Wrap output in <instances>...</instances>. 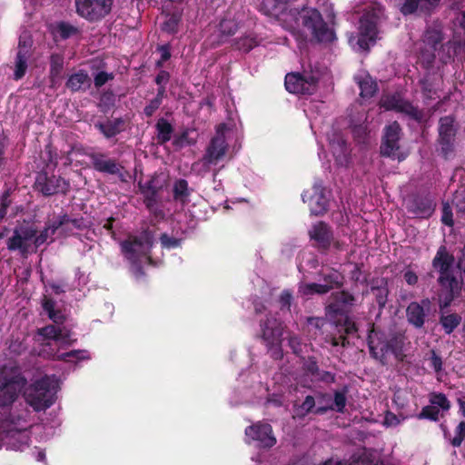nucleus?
I'll list each match as a JSON object with an SVG mask.
<instances>
[{
  "label": "nucleus",
  "mask_w": 465,
  "mask_h": 465,
  "mask_svg": "<svg viewBox=\"0 0 465 465\" xmlns=\"http://www.w3.org/2000/svg\"><path fill=\"white\" fill-rule=\"evenodd\" d=\"M406 337L401 332H393L388 339L382 331H378L372 325L368 334V347L372 358L382 365L387 364V354L391 353L396 360L403 361L405 357L403 348Z\"/></svg>",
  "instance_id": "f257e3e1"
},
{
  "label": "nucleus",
  "mask_w": 465,
  "mask_h": 465,
  "mask_svg": "<svg viewBox=\"0 0 465 465\" xmlns=\"http://www.w3.org/2000/svg\"><path fill=\"white\" fill-rule=\"evenodd\" d=\"M294 19L299 25L289 29L297 30L311 40L329 42L334 37L332 30L329 28L321 13L315 8L306 7L299 12L296 11Z\"/></svg>",
  "instance_id": "f03ea898"
},
{
  "label": "nucleus",
  "mask_w": 465,
  "mask_h": 465,
  "mask_svg": "<svg viewBox=\"0 0 465 465\" xmlns=\"http://www.w3.org/2000/svg\"><path fill=\"white\" fill-rule=\"evenodd\" d=\"M26 384L27 380L21 373H8L5 369L0 370V414L3 416L1 418L2 422L15 424L10 411Z\"/></svg>",
  "instance_id": "7ed1b4c3"
},
{
  "label": "nucleus",
  "mask_w": 465,
  "mask_h": 465,
  "mask_svg": "<svg viewBox=\"0 0 465 465\" xmlns=\"http://www.w3.org/2000/svg\"><path fill=\"white\" fill-rule=\"evenodd\" d=\"M381 15V7H372L361 15L359 32L349 36V44L354 50L366 52L376 43L379 34L378 23Z\"/></svg>",
  "instance_id": "20e7f679"
},
{
  "label": "nucleus",
  "mask_w": 465,
  "mask_h": 465,
  "mask_svg": "<svg viewBox=\"0 0 465 465\" xmlns=\"http://www.w3.org/2000/svg\"><path fill=\"white\" fill-rule=\"evenodd\" d=\"M123 256L128 262L129 272L137 280L145 274V231L139 234L128 233L126 238L120 242Z\"/></svg>",
  "instance_id": "39448f33"
},
{
  "label": "nucleus",
  "mask_w": 465,
  "mask_h": 465,
  "mask_svg": "<svg viewBox=\"0 0 465 465\" xmlns=\"http://www.w3.org/2000/svg\"><path fill=\"white\" fill-rule=\"evenodd\" d=\"M50 382L47 378L35 381L24 392L25 401L35 411H45L53 404L50 395Z\"/></svg>",
  "instance_id": "423d86ee"
},
{
  "label": "nucleus",
  "mask_w": 465,
  "mask_h": 465,
  "mask_svg": "<svg viewBox=\"0 0 465 465\" xmlns=\"http://www.w3.org/2000/svg\"><path fill=\"white\" fill-rule=\"evenodd\" d=\"M437 282L440 286L439 309L447 310L452 302L461 295L462 279H458L454 273L447 276H439Z\"/></svg>",
  "instance_id": "0eeeda50"
},
{
  "label": "nucleus",
  "mask_w": 465,
  "mask_h": 465,
  "mask_svg": "<svg viewBox=\"0 0 465 465\" xmlns=\"http://www.w3.org/2000/svg\"><path fill=\"white\" fill-rule=\"evenodd\" d=\"M318 79V74H288L285 76V87L292 94H312L316 90Z\"/></svg>",
  "instance_id": "6e6552de"
},
{
  "label": "nucleus",
  "mask_w": 465,
  "mask_h": 465,
  "mask_svg": "<svg viewBox=\"0 0 465 465\" xmlns=\"http://www.w3.org/2000/svg\"><path fill=\"white\" fill-rule=\"evenodd\" d=\"M304 203H308L312 215H323L329 207V197L327 189L322 184L315 183L311 190L302 194Z\"/></svg>",
  "instance_id": "1a4fd4ad"
},
{
  "label": "nucleus",
  "mask_w": 465,
  "mask_h": 465,
  "mask_svg": "<svg viewBox=\"0 0 465 465\" xmlns=\"http://www.w3.org/2000/svg\"><path fill=\"white\" fill-rule=\"evenodd\" d=\"M245 436L248 439V443L255 441L261 449H271L277 442L272 427L264 421H257L246 427Z\"/></svg>",
  "instance_id": "9d476101"
},
{
  "label": "nucleus",
  "mask_w": 465,
  "mask_h": 465,
  "mask_svg": "<svg viewBox=\"0 0 465 465\" xmlns=\"http://www.w3.org/2000/svg\"><path fill=\"white\" fill-rule=\"evenodd\" d=\"M400 125L396 122L387 125L384 129V134L381 145V154L389 157L398 158L399 160L404 159L406 153L400 151Z\"/></svg>",
  "instance_id": "9b49d317"
},
{
  "label": "nucleus",
  "mask_w": 465,
  "mask_h": 465,
  "mask_svg": "<svg viewBox=\"0 0 465 465\" xmlns=\"http://www.w3.org/2000/svg\"><path fill=\"white\" fill-rule=\"evenodd\" d=\"M331 301L326 305V313L331 316L346 315L355 306L357 298L347 290L334 292L331 294Z\"/></svg>",
  "instance_id": "f8f14e48"
},
{
  "label": "nucleus",
  "mask_w": 465,
  "mask_h": 465,
  "mask_svg": "<svg viewBox=\"0 0 465 465\" xmlns=\"http://www.w3.org/2000/svg\"><path fill=\"white\" fill-rule=\"evenodd\" d=\"M77 13L91 21L101 19L111 10V0H75Z\"/></svg>",
  "instance_id": "ddd939ff"
},
{
  "label": "nucleus",
  "mask_w": 465,
  "mask_h": 465,
  "mask_svg": "<svg viewBox=\"0 0 465 465\" xmlns=\"http://www.w3.org/2000/svg\"><path fill=\"white\" fill-rule=\"evenodd\" d=\"M380 105L385 110H393L418 121L423 117L422 113L410 102L404 100L400 94L382 96Z\"/></svg>",
  "instance_id": "4468645a"
},
{
  "label": "nucleus",
  "mask_w": 465,
  "mask_h": 465,
  "mask_svg": "<svg viewBox=\"0 0 465 465\" xmlns=\"http://www.w3.org/2000/svg\"><path fill=\"white\" fill-rule=\"evenodd\" d=\"M436 203L429 194H413L407 203L406 209L414 217L428 219L435 211Z\"/></svg>",
  "instance_id": "2eb2a0df"
},
{
  "label": "nucleus",
  "mask_w": 465,
  "mask_h": 465,
  "mask_svg": "<svg viewBox=\"0 0 465 465\" xmlns=\"http://www.w3.org/2000/svg\"><path fill=\"white\" fill-rule=\"evenodd\" d=\"M32 40L27 34H24L19 38L18 50L15 60L14 78L21 79L26 73L28 60L31 57Z\"/></svg>",
  "instance_id": "dca6fc26"
},
{
  "label": "nucleus",
  "mask_w": 465,
  "mask_h": 465,
  "mask_svg": "<svg viewBox=\"0 0 465 465\" xmlns=\"http://www.w3.org/2000/svg\"><path fill=\"white\" fill-rule=\"evenodd\" d=\"M35 189L45 196L57 193H65L69 188V183L63 176H36Z\"/></svg>",
  "instance_id": "f3484780"
},
{
  "label": "nucleus",
  "mask_w": 465,
  "mask_h": 465,
  "mask_svg": "<svg viewBox=\"0 0 465 465\" xmlns=\"http://www.w3.org/2000/svg\"><path fill=\"white\" fill-rule=\"evenodd\" d=\"M308 233L310 239L316 242L320 250L326 252L330 249L333 240V232L327 223L321 221L312 224Z\"/></svg>",
  "instance_id": "a211bd4d"
},
{
  "label": "nucleus",
  "mask_w": 465,
  "mask_h": 465,
  "mask_svg": "<svg viewBox=\"0 0 465 465\" xmlns=\"http://www.w3.org/2000/svg\"><path fill=\"white\" fill-rule=\"evenodd\" d=\"M261 337L268 346H272L280 341L282 335V323L272 315H266L264 320L260 322Z\"/></svg>",
  "instance_id": "6ab92c4d"
},
{
  "label": "nucleus",
  "mask_w": 465,
  "mask_h": 465,
  "mask_svg": "<svg viewBox=\"0 0 465 465\" xmlns=\"http://www.w3.org/2000/svg\"><path fill=\"white\" fill-rule=\"evenodd\" d=\"M454 262V255L448 251L445 245H440L432 259L431 265L439 276H447L453 274Z\"/></svg>",
  "instance_id": "aec40b11"
},
{
  "label": "nucleus",
  "mask_w": 465,
  "mask_h": 465,
  "mask_svg": "<svg viewBox=\"0 0 465 465\" xmlns=\"http://www.w3.org/2000/svg\"><path fill=\"white\" fill-rule=\"evenodd\" d=\"M223 126H220L217 130V135L212 140L205 156L203 157V164L206 166H210L213 164H216L221 159L226 151V143L223 134H222Z\"/></svg>",
  "instance_id": "412c9836"
},
{
  "label": "nucleus",
  "mask_w": 465,
  "mask_h": 465,
  "mask_svg": "<svg viewBox=\"0 0 465 465\" xmlns=\"http://www.w3.org/2000/svg\"><path fill=\"white\" fill-rule=\"evenodd\" d=\"M429 299H422L420 302H411L406 308L407 322L416 329H421L426 322L425 307L430 306Z\"/></svg>",
  "instance_id": "4be33fe9"
},
{
  "label": "nucleus",
  "mask_w": 465,
  "mask_h": 465,
  "mask_svg": "<svg viewBox=\"0 0 465 465\" xmlns=\"http://www.w3.org/2000/svg\"><path fill=\"white\" fill-rule=\"evenodd\" d=\"M349 392V387L343 386L341 390H337L333 393V402L327 406H318L315 410V414L323 415L329 411H333L339 413H344L347 404V394Z\"/></svg>",
  "instance_id": "5701e85b"
},
{
  "label": "nucleus",
  "mask_w": 465,
  "mask_h": 465,
  "mask_svg": "<svg viewBox=\"0 0 465 465\" xmlns=\"http://www.w3.org/2000/svg\"><path fill=\"white\" fill-rule=\"evenodd\" d=\"M371 291L374 295L375 301L379 306V313H381L387 304L388 296L390 293L388 280L386 278L378 280L376 283L371 285Z\"/></svg>",
  "instance_id": "b1692460"
},
{
  "label": "nucleus",
  "mask_w": 465,
  "mask_h": 465,
  "mask_svg": "<svg viewBox=\"0 0 465 465\" xmlns=\"http://www.w3.org/2000/svg\"><path fill=\"white\" fill-rule=\"evenodd\" d=\"M17 185L5 184L4 191L0 193V223L5 218L8 208L14 203L17 194Z\"/></svg>",
  "instance_id": "393cba45"
},
{
  "label": "nucleus",
  "mask_w": 465,
  "mask_h": 465,
  "mask_svg": "<svg viewBox=\"0 0 465 465\" xmlns=\"http://www.w3.org/2000/svg\"><path fill=\"white\" fill-rule=\"evenodd\" d=\"M321 280L323 282L322 285H327L328 292L333 289L342 287L344 276L338 270L328 268L320 273Z\"/></svg>",
  "instance_id": "a878e982"
},
{
  "label": "nucleus",
  "mask_w": 465,
  "mask_h": 465,
  "mask_svg": "<svg viewBox=\"0 0 465 465\" xmlns=\"http://www.w3.org/2000/svg\"><path fill=\"white\" fill-rule=\"evenodd\" d=\"M193 189L189 187L188 182L184 179H178L173 186V198L182 205H186L190 202V195Z\"/></svg>",
  "instance_id": "bb28decb"
},
{
  "label": "nucleus",
  "mask_w": 465,
  "mask_h": 465,
  "mask_svg": "<svg viewBox=\"0 0 465 465\" xmlns=\"http://www.w3.org/2000/svg\"><path fill=\"white\" fill-rule=\"evenodd\" d=\"M93 163L97 172L108 173L110 174L121 173L123 167L115 161L104 155L94 156Z\"/></svg>",
  "instance_id": "cd10ccee"
},
{
  "label": "nucleus",
  "mask_w": 465,
  "mask_h": 465,
  "mask_svg": "<svg viewBox=\"0 0 465 465\" xmlns=\"http://www.w3.org/2000/svg\"><path fill=\"white\" fill-rule=\"evenodd\" d=\"M440 324L446 334L452 333L461 323L462 318L456 312L446 314V310H440Z\"/></svg>",
  "instance_id": "c85d7f7f"
},
{
  "label": "nucleus",
  "mask_w": 465,
  "mask_h": 465,
  "mask_svg": "<svg viewBox=\"0 0 465 465\" xmlns=\"http://www.w3.org/2000/svg\"><path fill=\"white\" fill-rule=\"evenodd\" d=\"M439 2L440 0H404L401 11L402 14L408 15L418 10H428Z\"/></svg>",
  "instance_id": "c756f323"
},
{
  "label": "nucleus",
  "mask_w": 465,
  "mask_h": 465,
  "mask_svg": "<svg viewBox=\"0 0 465 465\" xmlns=\"http://www.w3.org/2000/svg\"><path fill=\"white\" fill-rule=\"evenodd\" d=\"M356 80L361 89V97L369 98L376 94L377 84L368 74L364 73L357 75Z\"/></svg>",
  "instance_id": "7c9ffc66"
},
{
  "label": "nucleus",
  "mask_w": 465,
  "mask_h": 465,
  "mask_svg": "<svg viewBox=\"0 0 465 465\" xmlns=\"http://www.w3.org/2000/svg\"><path fill=\"white\" fill-rule=\"evenodd\" d=\"M454 120L450 116H446L440 119L439 134L440 139L442 143L449 144L453 136L455 135Z\"/></svg>",
  "instance_id": "2f4dec72"
},
{
  "label": "nucleus",
  "mask_w": 465,
  "mask_h": 465,
  "mask_svg": "<svg viewBox=\"0 0 465 465\" xmlns=\"http://www.w3.org/2000/svg\"><path fill=\"white\" fill-rule=\"evenodd\" d=\"M316 407V401L313 396L307 395L304 399V401L301 404H294L293 405V413L294 417H297L299 419H303L306 417L309 413H314Z\"/></svg>",
  "instance_id": "473e14b6"
},
{
  "label": "nucleus",
  "mask_w": 465,
  "mask_h": 465,
  "mask_svg": "<svg viewBox=\"0 0 465 465\" xmlns=\"http://www.w3.org/2000/svg\"><path fill=\"white\" fill-rule=\"evenodd\" d=\"M331 148L333 156L340 164H344L348 162L349 149L342 138L332 141Z\"/></svg>",
  "instance_id": "72a5a7b5"
},
{
  "label": "nucleus",
  "mask_w": 465,
  "mask_h": 465,
  "mask_svg": "<svg viewBox=\"0 0 465 465\" xmlns=\"http://www.w3.org/2000/svg\"><path fill=\"white\" fill-rule=\"evenodd\" d=\"M38 334L44 339L54 341H64L69 336L61 327L51 324L38 329Z\"/></svg>",
  "instance_id": "f704fd0d"
},
{
  "label": "nucleus",
  "mask_w": 465,
  "mask_h": 465,
  "mask_svg": "<svg viewBox=\"0 0 465 465\" xmlns=\"http://www.w3.org/2000/svg\"><path fill=\"white\" fill-rule=\"evenodd\" d=\"M89 85H90V78H89L87 73H85L84 71H79V72L72 74L66 83V86L74 92L79 91L84 86H89Z\"/></svg>",
  "instance_id": "c9c22d12"
},
{
  "label": "nucleus",
  "mask_w": 465,
  "mask_h": 465,
  "mask_svg": "<svg viewBox=\"0 0 465 465\" xmlns=\"http://www.w3.org/2000/svg\"><path fill=\"white\" fill-rule=\"evenodd\" d=\"M429 402L435 406L436 409L441 411V412L444 414V412H447L450 410L451 404L450 401L448 400L447 396L442 392H431L429 394Z\"/></svg>",
  "instance_id": "e433bc0d"
},
{
  "label": "nucleus",
  "mask_w": 465,
  "mask_h": 465,
  "mask_svg": "<svg viewBox=\"0 0 465 465\" xmlns=\"http://www.w3.org/2000/svg\"><path fill=\"white\" fill-rule=\"evenodd\" d=\"M299 292L306 297H311L314 294L323 295L328 293V288L327 285H322V283H304L299 286Z\"/></svg>",
  "instance_id": "4c0bfd02"
},
{
  "label": "nucleus",
  "mask_w": 465,
  "mask_h": 465,
  "mask_svg": "<svg viewBox=\"0 0 465 465\" xmlns=\"http://www.w3.org/2000/svg\"><path fill=\"white\" fill-rule=\"evenodd\" d=\"M155 128L157 139L160 143H165L171 139L173 126L168 121L163 118L158 120Z\"/></svg>",
  "instance_id": "58836bf2"
},
{
  "label": "nucleus",
  "mask_w": 465,
  "mask_h": 465,
  "mask_svg": "<svg viewBox=\"0 0 465 465\" xmlns=\"http://www.w3.org/2000/svg\"><path fill=\"white\" fill-rule=\"evenodd\" d=\"M6 246L11 252L20 251L22 253H25L28 251L29 244L22 239L17 232L13 231V235L8 239Z\"/></svg>",
  "instance_id": "ea45409f"
},
{
  "label": "nucleus",
  "mask_w": 465,
  "mask_h": 465,
  "mask_svg": "<svg viewBox=\"0 0 465 465\" xmlns=\"http://www.w3.org/2000/svg\"><path fill=\"white\" fill-rule=\"evenodd\" d=\"M416 417L418 420H428L437 422L440 418L444 417V414L430 403L429 405L424 406Z\"/></svg>",
  "instance_id": "a19ab883"
},
{
  "label": "nucleus",
  "mask_w": 465,
  "mask_h": 465,
  "mask_svg": "<svg viewBox=\"0 0 465 465\" xmlns=\"http://www.w3.org/2000/svg\"><path fill=\"white\" fill-rule=\"evenodd\" d=\"M14 231L17 232V233L20 234L22 239L26 242L33 240V238L37 233L36 228L32 223H26L25 221L16 225Z\"/></svg>",
  "instance_id": "79ce46f5"
},
{
  "label": "nucleus",
  "mask_w": 465,
  "mask_h": 465,
  "mask_svg": "<svg viewBox=\"0 0 465 465\" xmlns=\"http://www.w3.org/2000/svg\"><path fill=\"white\" fill-rule=\"evenodd\" d=\"M59 360L66 362H77L82 360L89 359V352L85 350H72L67 352L61 353L57 357Z\"/></svg>",
  "instance_id": "37998d69"
},
{
  "label": "nucleus",
  "mask_w": 465,
  "mask_h": 465,
  "mask_svg": "<svg viewBox=\"0 0 465 465\" xmlns=\"http://www.w3.org/2000/svg\"><path fill=\"white\" fill-rule=\"evenodd\" d=\"M302 370L306 375L311 376L314 380L320 371L316 358L314 356H309L304 359L302 363Z\"/></svg>",
  "instance_id": "c03bdc74"
},
{
  "label": "nucleus",
  "mask_w": 465,
  "mask_h": 465,
  "mask_svg": "<svg viewBox=\"0 0 465 465\" xmlns=\"http://www.w3.org/2000/svg\"><path fill=\"white\" fill-rule=\"evenodd\" d=\"M454 437L450 438V444L454 448H459L461 446L463 440H465V421L461 420L456 426L454 430Z\"/></svg>",
  "instance_id": "a18cd8bd"
},
{
  "label": "nucleus",
  "mask_w": 465,
  "mask_h": 465,
  "mask_svg": "<svg viewBox=\"0 0 465 465\" xmlns=\"http://www.w3.org/2000/svg\"><path fill=\"white\" fill-rule=\"evenodd\" d=\"M237 23L233 17L227 16L219 24V30L224 35H233L237 29Z\"/></svg>",
  "instance_id": "49530a36"
},
{
  "label": "nucleus",
  "mask_w": 465,
  "mask_h": 465,
  "mask_svg": "<svg viewBox=\"0 0 465 465\" xmlns=\"http://www.w3.org/2000/svg\"><path fill=\"white\" fill-rule=\"evenodd\" d=\"M180 22V15L177 14L168 15L164 16L162 27L167 33H174L177 30Z\"/></svg>",
  "instance_id": "de8ad7c7"
},
{
  "label": "nucleus",
  "mask_w": 465,
  "mask_h": 465,
  "mask_svg": "<svg viewBox=\"0 0 465 465\" xmlns=\"http://www.w3.org/2000/svg\"><path fill=\"white\" fill-rule=\"evenodd\" d=\"M152 191V181L147 182V194ZM147 211L153 214L155 221H161L164 219L165 213L162 209L154 207L152 203V199L147 195Z\"/></svg>",
  "instance_id": "09e8293b"
},
{
  "label": "nucleus",
  "mask_w": 465,
  "mask_h": 465,
  "mask_svg": "<svg viewBox=\"0 0 465 465\" xmlns=\"http://www.w3.org/2000/svg\"><path fill=\"white\" fill-rule=\"evenodd\" d=\"M76 34L77 29L69 24L61 23L56 27V35L62 39H67Z\"/></svg>",
  "instance_id": "8fccbe9b"
},
{
  "label": "nucleus",
  "mask_w": 465,
  "mask_h": 465,
  "mask_svg": "<svg viewBox=\"0 0 465 465\" xmlns=\"http://www.w3.org/2000/svg\"><path fill=\"white\" fill-rule=\"evenodd\" d=\"M293 301L292 292L290 290H283L279 297V303L282 311L291 312V306Z\"/></svg>",
  "instance_id": "3c124183"
},
{
  "label": "nucleus",
  "mask_w": 465,
  "mask_h": 465,
  "mask_svg": "<svg viewBox=\"0 0 465 465\" xmlns=\"http://www.w3.org/2000/svg\"><path fill=\"white\" fill-rule=\"evenodd\" d=\"M430 353V366L433 369L435 373L440 376L443 371V361L434 350H431Z\"/></svg>",
  "instance_id": "603ef678"
},
{
  "label": "nucleus",
  "mask_w": 465,
  "mask_h": 465,
  "mask_svg": "<svg viewBox=\"0 0 465 465\" xmlns=\"http://www.w3.org/2000/svg\"><path fill=\"white\" fill-rule=\"evenodd\" d=\"M114 77L113 73H107L105 71H98L94 74V82L95 87H101L105 84L108 81L113 80Z\"/></svg>",
  "instance_id": "864d4df0"
},
{
  "label": "nucleus",
  "mask_w": 465,
  "mask_h": 465,
  "mask_svg": "<svg viewBox=\"0 0 465 465\" xmlns=\"http://www.w3.org/2000/svg\"><path fill=\"white\" fill-rule=\"evenodd\" d=\"M121 122L112 124L108 123L105 124H99V129L104 133L106 137H112L120 132Z\"/></svg>",
  "instance_id": "5fc2aeb1"
},
{
  "label": "nucleus",
  "mask_w": 465,
  "mask_h": 465,
  "mask_svg": "<svg viewBox=\"0 0 465 465\" xmlns=\"http://www.w3.org/2000/svg\"><path fill=\"white\" fill-rule=\"evenodd\" d=\"M314 381L323 382L326 384H331L336 381V374L328 371H321L314 378Z\"/></svg>",
  "instance_id": "6e6d98bb"
},
{
  "label": "nucleus",
  "mask_w": 465,
  "mask_h": 465,
  "mask_svg": "<svg viewBox=\"0 0 465 465\" xmlns=\"http://www.w3.org/2000/svg\"><path fill=\"white\" fill-rule=\"evenodd\" d=\"M161 244L163 247L171 249L176 248L181 245V240L173 237H170L167 233H163L160 236Z\"/></svg>",
  "instance_id": "4d7b16f0"
},
{
  "label": "nucleus",
  "mask_w": 465,
  "mask_h": 465,
  "mask_svg": "<svg viewBox=\"0 0 465 465\" xmlns=\"http://www.w3.org/2000/svg\"><path fill=\"white\" fill-rule=\"evenodd\" d=\"M70 221H71V218L69 217V215H68V214H63V215L59 216V217H58V219H57V220H55V221H54V222L52 223V224L50 225V228H51V233H52V234H54V233H55V232H56L58 229H60V228H62V227H64V226H65V225L69 224V223H70Z\"/></svg>",
  "instance_id": "13d9d810"
},
{
  "label": "nucleus",
  "mask_w": 465,
  "mask_h": 465,
  "mask_svg": "<svg viewBox=\"0 0 465 465\" xmlns=\"http://www.w3.org/2000/svg\"><path fill=\"white\" fill-rule=\"evenodd\" d=\"M64 59L60 54H53L51 56V73L58 74L63 67Z\"/></svg>",
  "instance_id": "bf43d9fd"
},
{
  "label": "nucleus",
  "mask_w": 465,
  "mask_h": 465,
  "mask_svg": "<svg viewBox=\"0 0 465 465\" xmlns=\"http://www.w3.org/2000/svg\"><path fill=\"white\" fill-rule=\"evenodd\" d=\"M343 335H352L357 332L358 327L356 323L349 317H346L343 323Z\"/></svg>",
  "instance_id": "052dcab7"
},
{
  "label": "nucleus",
  "mask_w": 465,
  "mask_h": 465,
  "mask_svg": "<svg viewBox=\"0 0 465 465\" xmlns=\"http://www.w3.org/2000/svg\"><path fill=\"white\" fill-rule=\"evenodd\" d=\"M51 231L50 225L47 228H45L38 235L37 233L33 238L34 243L36 247L45 243L48 238V232Z\"/></svg>",
  "instance_id": "680f3d73"
},
{
  "label": "nucleus",
  "mask_w": 465,
  "mask_h": 465,
  "mask_svg": "<svg viewBox=\"0 0 465 465\" xmlns=\"http://www.w3.org/2000/svg\"><path fill=\"white\" fill-rule=\"evenodd\" d=\"M403 279L408 285L414 286L417 284L419 278L415 272L411 270H407L403 273Z\"/></svg>",
  "instance_id": "e2e57ef3"
},
{
  "label": "nucleus",
  "mask_w": 465,
  "mask_h": 465,
  "mask_svg": "<svg viewBox=\"0 0 465 465\" xmlns=\"http://www.w3.org/2000/svg\"><path fill=\"white\" fill-rule=\"evenodd\" d=\"M306 322L309 326L321 330L325 324V319L322 317H308Z\"/></svg>",
  "instance_id": "0e129e2a"
},
{
  "label": "nucleus",
  "mask_w": 465,
  "mask_h": 465,
  "mask_svg": "<svg viewBox=\"0 0 465 465\" xmlns=\"http://www.w3.org/2000/svg\"><path fill=\"white\" fill-rule=\"evenodd\" d=\"M441 222L447 226L453 225L452 212L449 206L443 207Z\"/></svg>",
  "instance_id": "69168bd1"
},
{
  "label": "nucleus",
  "mask_w": 465,
  "mask_h": 465,
  "mask_svg": "<svg viewBox=\"0 0 465 465\" xmlns=\"http://www.w3.org/2000/svg\"><path fill=\"white\" fill-rule=\"evenodd\" d=\"M330 343L333 347L341 345V347L345 348L349 344V341L346 335L341 334L339 337H331Z\"/></svg>",
  "instance_id": "338daca9"
},
{
  "label": "nucleus",
  "mask_w": 465,
  "mask_h": 465,
  "mask_svg": "<svg viewBox=\"0 0 465 465\" xmlns=\"http://www.w3.org/2000/svg\"><path fill=\"white\" fill-rule=\"evenodd\" d=\"M257 43L252 38L246 37L244 39H242L238 43V46L240 49H242L243 51H250L253 46H255Z\"/></svg>",
  "instance_id": "774afa93"
}]
</instances>
